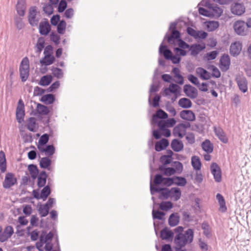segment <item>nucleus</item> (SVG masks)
Masks as SVG:
<instances>
[{"label":"nucleus","instance_id":"obj_34","mask_svg":"<svg viewBox=\"0 0 251 251\" xmlns=\"http://www.w3.org/2000/svg\"><path fill=\"white\" fill-rule=\"evenodd\" d=\"M47 175L45 171H42L38 177L37 185L39 187H44L46 183Z\"/></svg>","mask_w":251,"mask_h":251},{"label":"nucleus","instance_id":"obj_16","mask_svg":"<svg viewBox=\"0 0 251 251\" xmlns=\"http://www.w3.org/2000/svg\"><path fill=\"white\" fill-rule=\"evenodd\" d=\"M231 11L234 15L240 16L245 12V7L242 4L235 3L231 5Z\"/></svg>","mask_w":251,"mask_h":251},{"label":"nucleus","instance_id":"obj_21","mask_svg":"<svg viewBox=\"0 0 251 251\" xmlns=\"http://www.w3.org/2000/svg\"><path fill=\"white\" fill-rule=\"evenodd\" d=\"M180 117L183 120L188 121H193L195 120V115L190 110H183L180 113Z\"/></svg>","mask_w":251,"mask_h":251},{"label":"nucleus","instance_id":"obj_58","mask_svg":"<svg viewBox=\"0 0 251 251\" xmlns=\"http://www.w3.org/2000/svg\"><path fill=\"white\" fill-rule=\"evenodd\" d=\"M66 23L65 21H61L57 25V31L59 34H63L65 30Z\"/></svg>","mask_w":251,"mask_h":251},{"label":"nucleus","instance_id":"obj_6","mask_svg":"<svg viewBox=\"0 0 251 251\" xmlns=\"http://www.w3.org/2000/svg\"><path fill=\"white\" fill-rule=\"evenodd\" d=\"M150 190L151 195H154L155 193H160V197L164 199H167L170 198V189L167 188H160L156 186H153L151 181L150 183Z\"/></svg>","mask_w":251,"mask_h":251},{"label":"nucleus","instance_id":"obj_19","mask_svg":"<svg viewBox=\"0 0 251 251\" xmlns=\"http://www.w3.org/2000/svg\"><path fill=\"white\" fill-rule=\"evenodd\" d=\"M242 50V44L239 41H236L231 44L230 47V53L231 55L235 56L238 55Z\"/></svg>","mask_w":251,"mask_h":251},{"label":"nucleus","instance_id":"obj_50","mask_svg":"<svg viewBox=\"0 0 251 251\" xmlns=\"http://www.w3.org/2000/svg\"><path fill=\"white\" fill-rule=\"evenodd\" d=\"M50 193V187L46 186L41 191L40 194V198L44 201L46 200Z\"/></svg>","mask_w":251,"mask_h":251},{"label":"nucleus","instance_id":"obj_7","mask_svg":"<svg viewBox=\"0 0 251 251\" xmlns=\"http://www.w3.org/2000/svg\"><path fill=\"white\" fill-rule=\"evenodd\" d=\"M16 119L19 123H21L24 121L25 116V104L22 99L18 101V105L16 111Z\"/></svg>","mask_w":251,"mask_h":251},{"label":"nucleus","instance_id":"obj_9","mask_svg":"<svg viewBox=\"0 0 251 251\" xmlns=\"http://www.w3.org/2000/svg\"><path fill=\"white\" fill-rule=\"evenodd\" d=\"M2 231L0 236V242L2 243L7 241L12 236L14 233V229L12 226H7Z\"/></svg>","mask_w":251,"mask_h":251},{"label":"nucleus","instance_id":"obj_13","mask_svg":"<svg viewBox=\"0 0 251 251\" xmlns=\"http://www.w3.org/2000/svg\"><path fill=\"white\" fill-rule=\"evenodd\" d=\"M183 91L186 95L191 99H195L198 96L197 89L190 84L185 85L183 87Z\"/></svg>","mask_w":251,"mask_h":251},{"label":"nucleus","instance_id":"obj_17","mask_svg":"<svg viewBox=\"0 0 251 251\" xmlns=\"http://www.w3.org/2000/svg\"><path fill=\"white\" fill-rule=\"evenodd\" d=\"M205 5L207 7L210 8L211 16L219 18L223 13V10L216 5H214L207 2L205 3Z\"/></svg>","mask_w":251,"mask_h":251},{"label":"nucleus","instance_id":"obj_26","mask_svg":"<svg viewBox=\"0 0 251 251\" xmlns=\"http://www.w3.org/2000/svg\"><path fill=\"white\" fill-rule=\"evenodd\" d=\"M170 198L174 201H178L181 197V191L177 187L172 188L170 189Z\"/></svg>","mask_w":251,"mask_h":251},{"label":"nucleus","instance_id":"obj_2","mask_svg":"<svg viewBox=\"0 0 251 251\" xmlns=\"http://www.w3.org/2000/svg\"><path fill=\"white\" fill-rule=\"evenodd\" d=\"M167 38L168 42L171 45L175 44L176 41L178 42V45L180 49H186L190 47V45L180 39V33L177 30H174L171 33V35L168 36L166 34L164 37V40Z\"/></svg>","mask_w":251,"mask_h":251},{"label":"nucleus","instance_id":"obj_62","mask_svg":"<svg viewBox=\"0 0 251 251\" xmlns=\"http://www.w3.org/2000/svg\"><path fill=\"white\" fill-rule=\"evenodd\" d=\"M164 177L160 174H156L154 176V183L155 185H159L162 184Z\"/></svg>","mask_w":251,"mask_h":251},{"label":"nucleus","instance_id":"obj_10","mask_svg":"<svg viewBox=\"0 0 251 251\" xmlns=\"http://www.w3.org/2000/svg\"><path fill=\"white\" fill-rule=\"evenodd\" d=\"M230 59L227 54L223 55L220 60L219 67L223 72H226L229 68Z\"/></svg>","mask_w":251,"mask_h":251},{"label":"nucleus","instance_id":"obj_12","mask_svg":"<svg viewBox=\"0 0 251 251\" xmlns=\"http://www.w3.org/2000/svg\"><path fill=\"white\" fill-rule=\"evenodd\" d=\"M211 174L213 175L215 181L220 182L221 181V171L219 166L215 163H213L210 166Z\"/></svg>","mask_w":251,"mask_h":251},{"label":"nucleus","instance_id":"obj_63","mask_svg":"<svg viewBox=\"0 0 251 251\" xmlns=\"http://www.w3.org/2000/svg\"><path fill=\"white\" fill-rule=\"evenodd\" d=\"M67 6V4L65 0H61V1L59 2V5H58V11L59 13L63 12L66 8Z\"/></svg>","mask_w":251,"mask_h":251},{"label":"nucleus","instance_id":"obj_36","mask_svg":"<svg viewBox=\"0 0 251 251\" xmlns=\"http://www.w3.org/2000/svg\"><path fill=\"white\" fill-rule=\"evenodd\" d=\"M36 109L37 113L40 115H47L50 112L47 106L40 103L37 104Z\"/></svg>","mask_w":251,"mask_h":251},{"label":"nucleus","instance_id":"obj_29","mask_svg":"<svg viewBox=\"0 0 251 251\" xmlns=\"http://www.w3.org/2000/svg\"><path fill=\"white\" fill-rule=\"evenodd\" d=\"M196 73L203 80H207L211 78V74L202 68L199 67L197 68Z\"/></svg>","mask_w":251,"mask_h":251},{"label":"nucleus","instance_id":"obj_1","mask_svg":"<svg viewBox=\"0 0 251 251\" xmlns=\"http://www.w3.org/2000/svg\"><path fill=\"white\" fill-rule=\"evenodd\" d=\"M194 232L188 229L183 234H177L175 237L174 243L176 246V251H185L182 248L187 244L191 243L193 240Z\"/></svg>","mask_w":251,"mask_h":251},{"label":"nucleus","instance_id":"obj_32","mask_svg":"<svg viewBox=\"0 0 251 251\" xmlns=\"http://www.w3.org/2000/svg\"><path fill=\"white\" fill-rule=\"evenodd\" d=\"M159 53L163 54L164 57L168 60H170L173 55L172 51L167 49V47L163 45V43L160 45L159 47Z\"/></svg>","mask_w":251,"mask_h":251},{"label":"nucleus","instance_id":"obj_25","mask_svg":"<svg viewBox=\"0 0 251 251\" xmlns=\"http://www.w3.org/2000/svg\"><path fill=\"white\" fill-rule=\"evenodd\" d=\"M237 83L239 89L243 93H245L248 90L247 81L244 77H239L236 79Z\"/></svg>","mask_w":251,"mask_h":251},{"label":"nucleus","instance_id":"obj_44","mask_svg":"<svg viewBox=\"0 0 251 251\" xmlns=\"http://www.w3.org/2000/svg\"><path fill=\"white\" fill-rule=\"evenodd\" d=\"M0 169L2 173H4L6 170L5 155L2 151H0Z\"/></svg>","mask_w":251,"mask_h":251},{"label":"nucleus","instance_id":"obj_4","mask_svg":"<svg viewBox=\"0 0 251 251\" xmlns=\"http://www.w3.org/2000/svg\"><path fill=\"white\" fill-rule=\"evenodd\" d=\"M233 27L235 33L240 36H246L250 32L249 29L246 27V23L243 21H236L234 23Z\"/></svg>","mask_w":251,"mask_h":251},{"label":"nucleus","instance_id":"obj_5","mask_svg":"<svg viewBox=\"0 0 251 251\" xmlns=\"http://www.w3.org/2000/svg\"><path fill=\"white\" fill-rule=\"evenodd\" d=\"M37 8L36 6H31L28 10V21L29 24L32 26H37L40 20V18L37 16Z\"/></svg>","mask_w":251,"mask_h":251},{"label":"nucleus","instance_id":"obj_61","mask_svg":"<svg viewBox=\"0 0 251 251\" xmlns=\"http://www.w3.org/2000/svg\"><path fill=\"white\" fill-rule=\"evenodd\" d=\"M211 70L212 74H211V76H212L215 78H219L221 76V73L216 67L212 66Z\"/></svg>","mask_w":251,"mask_h":251},{"label":"nucleus","instance_id":"obj_55","mask_svg":"<svg viewBox=\"0 0 251 251\" xmlns=\"http://www.w3.org/2000/svg\"><path fill=\"white\" fill-rule=\"evenodd\" d=\"M160 208L162 210H168L173 207V204L171 201H162L159 205Z\"/></svg>","mask_w":251,"mask_h":251},{"label":"nucleus","instance_id":"obj_31","mask_svg":"<svg viewBox=\"0 0 251 251\" xmlns=\"http://www.w3.org/2000/svg\"><path fill=\"white\" fill-rule=\"evenodd\" d=\"M169 145V141L166 139H162L156 143L155 149L157 151H160L165 149Z\"/></svg>","mask_w":251,"mask_h":251},{"label":"nucleus","instance_id":"obj_48","mask_svg":"<svg viewBox=\"0 0 251 251\" xmlns=\"http://www.w3.org/2000/svg\"><path fill=\"white\" fill-rule=\"evenodd\" d=\"M28 169L29 171L31 177L33 179H35L38 174V170L36 165L30 164L28 167Z\"/></svg>","mask_w":251,"mask_h":251},{"label":"nucleus","instance_id":"obj_41","mask_svg":"<svg viewBox=\"0 0 251 251\" xmlns=\"http://www.w3.org/2000/svg\"><path fill=\"white\" fill-rule=\"evenodd\" d=\"M202 149L207 153H211L213 150V144L209 140H206L201 144Z\"/></svg>","mask_w":251,"mask_h":251},{"label":"nucleus","instance_id":"obj_39","mask_svg":"<svg viewBox=\"0 0 251 251\" xmlns=\"http://www.w3.org/2000/svg\"><path fill=\"white\" fill-rule=\"evenodd\" d=\"M51 163V160L48 157H45L41 158L40 160V166L43 169H47L50 170V166Z\"/></svg>","mask_w":251,"mask_h":251},{"label":"nucleus","instance_id":"obj_57","mask_svg":"<svg viewBox=\"0 0 251 251\" xmlns=\"http://www.w3.org/2000/svg\"><path fill=\"white\" fill-rule=\"evenodd\" d=\"M52 237L53 234L50 232L47 234H42L40 238L41 242H44V243H46L47 242L50 241Z\"/></svg>","mask_w":251,"mask_h":251},{"label":"nucleus","instance_id":"obj_27","mask_svg":"<svg viewBox=\"0 0 251 251\" xmlns=\"http://www.w3.org/2000/svg\"><path fill=\"white\" fill-rule=\"evenodd\" d=\"M204 49V45L202 46L200 44H197L190 46L189 48V50L191 51V54L193 56H196L199 53L200 51Z\"/></svg>","mask_w":251,"mask_h":251},{"label":"nucleus","instance_id":"obj_22","mask_svg":"<svg viewBox=\"0 0 251 251\" xmlns=\"http://www.w3.org/2000/svg\"><path fill=\"white\" fill-rule=\"evenodd\" d=\"M168 118V114L162 109L158 110L155 114L152 116L151 123H157L159 119H166Z\"/></svg>","mask_w":251,"mask_h":251},{"label":"nucleus","instance_id":"obj_14","mask_svg":"<svg viewBox=\"0 0 251 251\" xmlns=\"http://www.w3.org/2000/svg\"><path fill=\"white\" fill-rule=\"evenodd\" d=\"M173 135L176 137L182 138L186 133V126L183 124H180L176 126L173 132Z\"/></svg>","mask_w":251,"mask_h":251},{"label":"nucleus","instance_id":"obj_15","mask_svg":"<svg viewBox=\"0 0 251 251\" xmlns=\"http://www.w3.org/2000/svg\"><path fill=\"white\" fill-rule=\"evenodd\" d=\"M153 124V123H151ZM158 125L159 129L162 131V134L166 137H168L171 135V131L167 128L168 127L165 121H158L156 123Z\"/></svg>","mask_w":251,"mask_h":251},{"label":"nucleus","instance_id":"obj_38","mask_svg":"<svg viewBox=\"0 0 251 251\" xmlns=\"http://www.w3.org/2000/svg\"><path fill=\"white\" fill-rule=\"evenodd\" d=\"M174 233L168 228H164L161 231L160 237L162 239L169 240L173 237Z\"/></svg>","mask_w":251,"mask_h":251},{"label":"nucleus","instance_id":"obj_51","mask_svg":"<svg viewBox=\"0 0 251 251\" xmlns=\"http://www.w3.org/2000/svg\"><path fill=\"white\" fill-rule=\"evenodd\" d=\"M49 139V136L48 134H44L43 135H42L39 140L37 147H40V146L41 147H43L45 146L46 144L48 143Z\"/></svg>","mask_w":251,"mask_h":251},{"label":"nucleus","instance_id":"obj_8","mask_svg":"<svg viewBox=\"0 0 251 251\" xmlns=\"http://www.w3.org/2000/svg\"><path fill=\"white\" fill-rule=\"evenodd\" d=\"M17 182V179L13 174L8 173L6 174L4 180L2 183L3 188L8 189L14 185Z\"/></svg>","mask_w":251,"mask_h":251},{"label":"nucleus","instance_id":"obj_45","mask_svg":"<svg viewBox=\"0 0 251 251\" xmlns=\"http://www.w3.org/2000/svg\"><path fill=\"white\" fill-rule=\"evenodd\" d=\"M191 164L194 170L199 171L201 168V162L199 157L194 156L191 158Z\"/></svg>","mask_w":251,"mask_h":251},{"label":"nucleus","instance_id":"obj_54","mask_svg":"<svg viewBox=\"0 0 251 251\" xmlns=\"http://www.w3.org/2000/svg\"><path fill=\"white\" fill-rule=\"evenodd\" d=\"M52 74L54 77L58 79L62 78L63 77V72L61 69L58 68H53Z\"/></svg>","mask_w":251,"mask_h":251},{"label":"nucleus","instance_id":"obj_64","mask_svg":"<svg viewBox=\"0 0 251 251\" xmlns=\"http://www.w3.org/2000/svg\"><path fill=\"white\" fill-rule=\"evenodd\" d=\"M160 161L163 164H169L171 162L172 158L171 156L168 155H163L160 158Z\"/></svg>","mask_w":251,"mask_h":251},{"label":"nucleus","instance_id":"obj_43","mask_svg":"<svg viewBox=\"0 0 251 251\" xmlns=\"http://www.w3.org/2000/svg\"><path fill=\"white\" fill-rule=\"evenodd\" d=\"M55 61V58L53 56L45 55L44 57L40 61L42 65L48 66L52 64Z\"/></svg>","mask_w":251,"mask_h":251},{"label":"nucleus","instance_id":"obj_40","mask_svg":"<svg viewBox=\"0 0 251 251\" xmlns=\"http://www.w3.org/2000/svg\"><path fill=\"white\" fill-rule=\"evenodd\" d=\"M205 25L208 31H213L218 28L219 24L217 21H209L205 22Z\"/></svg>","mask_w":251,"mask_h":251},{"label":"nucleus","instance_id":"obj_52","mask_svg":"<svg viewBox=\"0 0 251 251\" xmlns=\"http://www.w3.org/2000/svg\"><path fill=\"white\" fill-rule=\"evenodd\" d=\"M160 170L165 175L167 176L173 175L176 172V170L173 168L168 167L163 168L162 167H160Z\"/></svg>","mask_w":251,"mask_h":251},{"label":"nucleus","instance_id":"obj_59","mask_svg":"<svg viewBox=\"0 0 251 251\" xmlns=\"http://www.w3.org/2000/svg\"><path fill=\"white\" fill-rule=\"evenodd\" d=\"M218 54V52L217 50L212 51L206 54L205 58L208 61L213 60L216 58Z\"/></svg>","mask_w":251,"mask_h":251},{"label":"nucleus","instance_id":"obj_35","mask_svg":"<svg viewBox=\"0 0 251 251\" xmlns=\"http://www.w3.org/2000/svg\"><path fill=\"white\" fill-rule=\"evenodd\" d=\"M179 221V217L177 213L172 214L168 219V223L170 226H176Z\"/></svg>","mask_w":251,"mask_h":251},{"label":"nucleus","instance_id":"obj_42","mask_svg":"<svg viewBox=\"0 0 251 251\" xmlns=\"http://www.w3.org/2000/svg\"><path fill=\"white\" fill-rule=\"evenodd\" d=\"M178 104L179 106L183 108H188L192 106V102L191 101L185 98H181L178 102Z\"/></svg>","mask_w":251,"mask_h":251},{"label":"nucleus","instance_id":"obj_53","mask_svg":"<svg viewBox=\"0 0 251 251\" xmlns=\"http://www.w3.org/2000/svg\"><path fill=\"white\" fill-rule=\"evenodd\" d=\"M152 218L153 219L163 220L165 213L163 212L159 211L158 210H152Z\"/></svg>","mask_w":251,"mask_h":251},{"label":"nucleus","instance_id":"obj_23","mask_svg":"<svg viewBox=\"0 0 251 251\" xmlns=\"http://www.w3.org/2000/svg\"><path fill=\"white\" fill-rule=\"evenodd\" d=\"M26 9L25 0H18L16 5L17 13L20 16H24L25 14Z\"/></svg>","mask_w":251,"mask_h":251},{"label":"nucleus","instance_id":"obj_37","mask_svg":"<svg viewBox=\"0 0 251 251\" xmlns=\"http://www.w3.org/2000/svg\"><path fill=\"white\" fill-rule=\"evenodd\" d=\"M216 199L218 200L220 205L219 210L222 212H226L227 208L226 205L225 200L223 196L220 194L218 193L216 195Z\"/></svg>","mask_w":251,"mask_h":251},{"label":"nucleus","instance_id":"obj_30","mask_svg":"<svg viewBox=\"0 0 251 251\" xmlns=\"http://www.w3.org/2000/svg\"><path fill=\"white\" fill-rule=\"evenodd\" d=\"M171 146L173 150L176 152H179L183 149V144L182 141L177 139L173 140Z\"/></svg>","mask_w":251,"mask_h":251},{"label":"nucleus","instance_id":"obj_46","mask_svg":"<svg viewBox=\"0 0 251 251\" xmlns=\"http://www.w3.org/2000/svg\"><path fill=\"white\" fill-rule=\"evenodd\" d=\"M173 184L179 186H185L187 182L186 179L181 176H174L173 177Z\"/></svg>","mask_w":251,"mask_h":251},{"label":"nucleus","instance_id":"obj_28","mask_svg":"<svg viewBox=\"0 0 251 251\" xmlns=\"http://www.w3.org/2000/svg\"><path fill=\"white\" fill-rule=\"evenodd\" d=\"M27 128L30 131L35 132L37 128L36 119L34 117H30L27 120Z\"/></svg>","mask_w":251,"mask_h":251},{"label":"nucleus","instance_id":"obj_11","mask_svg":"<svg viewBox=\"0 0 251 251\" xmlns=\"http://www.w3.org/2000/svg\"><path fill=\"white\" fill-rule=\"evenodd\" d=\"M180 89V87L177 84L171 83L168 87L164 89L163 93L165 96H170L171 93L175 95H177Z\"/></svg>","mask_w":251,"mask_h":251},{"label":"nucleus","instance_id":"obj_60","mask_svg":"<svg viewBox=\"0 0 251 251\" xmlns=\"http://www.w3.org/2000/svg\"><path fill=\"white\" fill-rule=\"evenodd\" d=\"M50 40L52 41L55 45L59 43L60 36L56 33L52 32L50 35Z\"/></svg>","mask_w":251,"mask_h":251},{"label":"nucleus","instance_id":"obj_56","mask_svg":"<svg viewBox=\"0 0 251 251\" xmlns=\"http://www.w3.org/2000/svg\"><path fill=\"white\" fill-rule=\"evenodd\" d=\"M49 209L50 208L49 207H48L47 205L44 204L41 205V206L39 208L38 210L41 217H45L48 214Z\"/></svg>","mask_w":251,"mask_h":251},{"label":"nucleus","instance_id":"obj_20","mask_svg":"<svg viewBox=\"0 0 251 251\" xmlns=\"http://www.w3.org/2000/svg\"><path fill=\"white\" fill-rule=\"evenodd\" d=\"M214 131L219 139L224 143L228 142V138L223 129L220 127H214Z\"/></svg>","mask_w":251,"mask_h":251},{"label":"nucleus","instance_id":"obj_33","mask_svg":"<svg viewBox=\"0 0 251 251\" xmlns=\"http://www.w3.org/2000/svg\"><path fill=\"white\" fill-rule=\"evenodd\" d=\"M55 100L54 95L51 94L43 95L40 99V101L46 104H52Z\"/></svg>","mask_w":251,"mask_h":251},{"label":"nucleus","instance_id":"obj_47","mask_svg":"<svg viewBox=\"0 0 251 251\" xmlns=\"http://www.w3.org/2000/svg\"><path fill=\"white\" fill-rule=\"evenodd\" d=\"M45 47V40L43 38H39L35 46L36 52L39 54Z\"/></svg>","mask_w":251,"mask_h":251},{"label":"nucleus","instance_id":"obj_49","mask_svg":"<svg viewBox=\"0 0 251 251\" xmlns=\"http://www.w3.org/2000/svg\"><path fill=\"white\" fill-rule=\"evenodd\" d=\"M51 75H44L41 78L39 84L42 86H47L51 82Z\"/></svg>","mask_w":251,"mask_h":251},{"label":"nucleus","instance_id":"obj_18","mask_svg":"<svg viewBox=\"0 0 251 251\" xmlns=\"http://www.w3.org/2000/svg\"><path fill=\"white\" fill-rule=\"evenodd\" d=\"M38 149L40 152H44L47 156H51L55 151V148L52 145H45L43 147H38Z\"/></svg>","mask_w":251,"mask_h":251},{"label":"nucleus","instance_id":"obj_3","mask_svg":"<svg viewBox=\"0 0 251 251\" xmlns=\"http://www.w3.org/2000/svg\"><path fill=\"white\" fill-rule=\"evenodd\" d=\"M29 61L27 57L24 58L20 65V74L21 80L23 82H25L29 76Z\"/></svg>","mask_w":251,"mask_h":251},{"label":"nucleus","instance_id":"obj_24","mask_svg":"<svg viewBox=\"0 0 251 251\" xmlns=\"http://www.w3.org/2000/svg\"><path fill=\"white\" fill-rule=\"evenodd\" d=\"M39 32L41 34L47 35L50 30V27L48 22H41L39 27Z\"/></svg>","mask_w":251,"mask_h":251}]
</instances>
